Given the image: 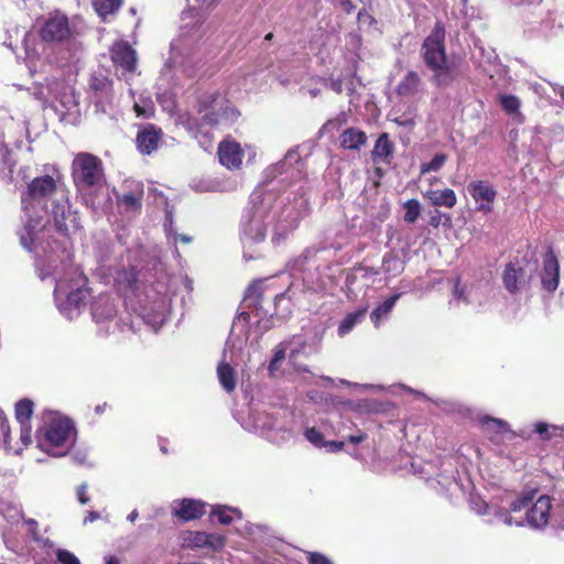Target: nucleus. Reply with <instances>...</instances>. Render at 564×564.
<instances>
[{
  "label": "nucleus",
  "instance_id": "1",
  "mask_svg": "<svg viewBox=\"0 0 564 564\" xmlns=\"http://www.w3.org/2000/svg\"><path fill=\"white\" fill-rule=\"evenodd\" d=\"M275 188L258 187L250 196V207L247 209L241 225V240L245 245L258 243L265 239L267 229L273 225L272 242L274 245L284 240L296 227L300 218L307 208V200L304 198L303 185L295 191L299 197L290 203L291 193H284L279 198V208L274 206L275 196L272 191Z\"/></svg>",
  "mask_w": 564,
  "mask_h": 564
},
{
  "label": "nucleus",
  "instance_id": "2",
  "mask_svg": "<svg viewBox=\"0 0 564 564\" xmlns=\"http://www.w3.org/2000/svg\"><path fill=\"white\" fill-rule=\"evenodd\" d=\"M44 257L36 261V268L41 280L52 276L55 282L54 297L56 306L62 315L68 319H74L80 314V308L85 305L89 296V290L86 288V278L77 267L72 263V254L66 246L54 249L47 242Z\"/></svg>",
  "mask_w": 564,
  "mask_h": 564
},
{
  "label": "nucleus",
  "instance_id": "3",
  "mask_svg": "<svg viewBox=\"0 0 564 564\" xmlns=\"http://www.w3.org/2000/svg\"><path fill=\"white\" fill-rule=\"evenodd\" d=\"M61 194H66L63 188V181L59 171L52 167L48 173L35 176L21 196L22 209L28 217L24 228L20 234V240L23 248L29 251H46L45 241L46 223H43L42 216H33L36 207L41 210L46 209L48 199L56 200Z\"/></svg>",
  "mask_w": 564,
  "mask_h": 564
},
{
  "label": "nucleus",
  "instance_id": "4",
  "mask_svg": "<svg viewBox=\"0 0 564 564\" xmlns=\"http://www.w3.org/2000/svg\"><path fill=\"white\" fill-rule=\"evenodd\" d=\"M262 292L263 288L262 282L260 281L253 282L248 286L241 305L243 308L250 310V312H240L232 323L231 332L224 351V360L218 365L217 368L219 382L227 392L234 391L237 384L235 370L226 360L227 355L230 352L229 360L235 361V359L238 358L242 352L250 338L249 324L251 321L254 319L256 324H260L259 305Z\"/></svg>",
  "mask_w": 564,
  "mask_h": 564
},
{
  "label": "nucleus",
  "instance_id": "5",
  "mask_svg": "<svg viewBox=\"0 0 564 564\" xmlns=\"http://www.w3.org/2000/svg\"><path fill=\"white\" fill-rule=\"evenodd\" d=\"M238 115L237 109L221 94L206 93L199 97L195 113L178 115L176 123L183 126L194 138H198L200 134L199 143L207 150L212 145L207 128L232 123Z\"/></svg>",
  "mask_w": 564,
  "mask_h": 564
},
{
  "label": "nucleus",
  "instance_id": "6",
  "mask_svg": "<svg viewBox=\"0 0 564 564\" xmlns=\"http://www.w3.org/2000/svg\"><path fill=\"white\" fill-rule=\"evenodd\" d=\"M205 21L206 14L200 10L189 9L182 13L180 33L170 45V57L165 64L167 67L186 70L195 44L209 31Z\"/></svg>",
  "mask_w": 564,
  "mask_h": 564
},
{
  "label": "nucleus",
  "instance_id": "7",
  "mask_svg": "<svg viewBox=\"0 0 564 564\" xmlns=\"http://www.w3.org/2000/svg\"><path fill=\"white\" fill-rule=\"evenodd\" d=\"M42 420L36 431L39 448L54 457L65 456L76 442L73 421L54 411L44 412Z\"/></svg>",
  "mask_w": 564,
  "mask_h": 564
},
{
  "label": "nucleus",
  "instance_id": "8",
  "mask_svg": "<svg viewBox=\"0 0 564 564\" xmlns=\"http://www.w3.org/2000/svg\"><path fill=\"white\" fill-rule=\"evenodd\" d=\"M445 34L444 25L437 22L421 47L423 62L433 72L431 80L438 87L451 85L457 76L445 52Z\"/></svg>",
  "mask_w": 564,
  "mask_h": 564
},
{
  "label": "nucleus",
  "instance_id": "9",
  "mask_svg": "<svg viewBox=\"0 0 564 564\" xmlns=\"http://www.w3.org/2000/svg\"><path fill=\"white\" fill-rule=\"evenodd\" d=\"M72 175L79 192L90 195L106 191L102 162L96 155L87 152L78 153L73 161Z\"/></svg>",
  "mask_w": 564,
  "mask_h": 564
},
{
  "label": "nucleus",
  "instance_id": "10",
  "mask_svg": "<svg viewBox=\"0 0 564 564\" xmlns=\"http://www.w3.org/2000/svg\"><path fill=\"white\" fill-rule=\"evenodd\" d=\"M273 413L265 410H251L243 427L259 433L267 440L281 443L290 440L292 430L285 420L286 411Z\"/></svg>",
  "mask_w": 564,
  "mask_h": 564
},
{
  "label": "nucleus",
  "instance_id": "11",
  "mask_svg": "<svg viewBox=\"0 0 564 564\" xmlns=\"http://www.w3.org/2000/svg\"><path fill=\"white\" fill-rule=\"evenodd\" d=\"M326 265H321L317 259L305 254L296 259L291 267V275L295 280H302L306 289L314 292L324 291L332 284V279L322 270Z\"/></svg>",
  "mask_w": 564,
  "mask_h": 564
},
{
  "label": "nucleus",
  "instance_id": "12",
  "mask_svg": "<svg viewBox=\"0 0 564 564\" xmlns=\"http://www.w3.org/2000/svg\"><path fill=\"white\" fill-rule=\"evenodd\" d=\"M170 307L169 295L151 288L147 291L144 302L140 305V315L148 324L158 327L165 321Z\"/></svg>",
  "mask_w": 564,
  "mask_h": 564
},
{
  "label": "nucleus",
  "instance_id": "13",
  "mask_svg": "<svg viewBox=\"0 0 564 564\" xmlns=\"http://www.w3.org/2000/svg\"><path fill=\"white\" fill-rule=\"evenodd\" d=\"M51 216L56 230L65 237L77 232L80 228L77 212L70 208L66 194H61V197L53 202Z\"/></svg>",
  "mask_w": 564,
  "mask_h": 564
},
{
  "label": "nucleus",
  "instance_id": "14",
  "mask_svg": "<svg viewBox=\"0 0 564 564\" xmlns=\"http://www.w3.org/2000/svg\"><path fill=\"white\" fill-rule=\"evenodd\" d=\"M39 34L44 42H65L74 36L75 31L66 14L54 11L45 18Z\"/></svg>",
  "mask_w": 564,
  "mask_h": 564
},
{
  "label": "nucleus",
  "instance_id": "15",
  "mask_svg": "<svg viewBox=\"0 0 564 564\" xmlns=\"http://www.w3.org/2000/svg\"><path fill=\"white\" fill-rule=\"evenodd\" d=\"M304 163L295 149L286 152L284 159L268 169V176L280 177L279 183H293L303 178Z\"/></svg>",
  "mask_w": 564,
  "mask_h": 564
},
{
  "label": "nucleus",
  "instance_id": "16",
  "mask_svg": "<svg viewBox=\"0 0 564 564\" xmlns=\"http://www.w3.org/2000/svg\"><path fill=\"white\" fill-rule=\"evenodd\" d=\"M91 316L97 324H106V333L113 332L119 326L116 319L117 306L113 300L107 294H100L91 303Z\"/></svg>",
  "mask_w": 564,
  "mask_h": 564
},
{
  "label": "nucleus",
  "instance_id": "17",
  "mask_svg": "<svg viewBox=\"0 0 564 564\" xmlns=\"http://www.w3.org/2000/svg\"><path fill=\"white\" fill-rule=\"evenodd\" d=\"M180 545L182 549L188 550L209 547L217 551L225 545V538L202 531H184L180 534Z\"/></svg>",
  "mask_w": 564,
  "mask_h": 564
},
{
  "label": "nucleus",
  "instance_id": "18",
  "mask_svg": "<svg viewBox=\"0 0 564 564\" xmlns=\"http://www.w3.org/2000/svg\"><path fill=\"white\" fill-rule=\"evenodd\" d=\"M503 285L511 294L529 289L532 280V270L528 271L518 263H509L503 271Z\"/></svg>",
  "mask_w": 564,
  "mask_h": 564
},
{
  "label": "nucleus",
  "instance_id": "19",
  "mask_svg": "<svg viewBox=\"0 0 564 564\" xmlns=\"http://www.w3.org/2000/svg\"><path fill=\"white\" fill-rule=\"evenodd\" d=\"M243 155L245 150L235 140L226 139L218 145L219 162L229 170L240 169Z\"/></svg>",
  "mask_w": 564,
  "mask_h": 564
},
{
  "label": "nucleus",
  "instance_id": "20",
  "mask_svg": "<svg viewBox=\"0 0 564 564\" xmlns=\"http://www.w3.org/2000/svg\"><path fill=\"white\" fill-rule=\"evenodd\" d=\"M468 191L477 204V209L489 213L492 209V203L497 192L494 186L486 181H475L468 186Z\"/></svg>",
  "mask_w": 564,
  "mask_h": 564
},
{
  "label": "nucleus",
  "instance_id": "21",
  "mask_svg": "<svg viewBox=\"0 0 564 564\" xmlns=\"http://www.w3.org/2000/svg\"><path fill=\"white\" fill-rule=\"evenodd\" d=\"M172 514L184 522L199 519L205 514V503L195 499L174 500Z\"/></svg>",
  "mask_w": 564,
  "mask_h": 564
},
{
  "label": "nucleus",
  "instance_id": "22",
  "mask_svg": "<svg viewBox=\"0 0 564 564\" xmlns=\"http://www.w3.org/2000/svg\"><path fill=\"white\" fill-rule=\"evenodd\" d=\"M551 499L547 496H541L528 510L527 522L534 529H542L549 522Z\"/></svg>",
  "mask_w": 564,
  "mask_h": 564
},
{
  "label": "nucleus",
  "instance_id": "23",
  "mask_svg": "<svg viewBox=\"0 0 564 564\" xmlns=\"http://www.w3.org/2000/svg\"><path fill=\"white\" fill-rule=\"evenodd\" d=\"M162 130L154 124L143 126L137 134V147L142 154H151L159 148Z\"/></svg>",
  "mask_w": 564,
  "mask_h": 564
},
{
  "label": "nucleus",
  "instance_id": "24",
  "mask_svg": "<svg viewBox=\"0 0 564 564\" xmlns=\"http://www.w3.org/2000/svg\"><path fill=\"white\" fill-rule=\"evenodd\" d=\"M560 280V264L552 251L545 253L543 258V270L541 274L542 288L547 292H554L557 289Z\"/></svg>",
  "mask_w": 564,
  "mask_h": 564
},
{
  "label": "nucleus",
  "instance_id": "25",
  "mask_svg": "<svg viewBox=\"0 0 564 564\" xmlns=\"http://www.w3.org/2000/svg\"><path fill=\"white\" fill-rule=\"evenodd\" d=\"M112 62L128 73H133L137 64L135 51L127 43H116L111 48Z\"/></svg>",
  "mask_w": 564,
  "mask_h": 564
},
{
  "label": "nucleus",
  "instance_id": "26",
  "mask_svg": "<svg viewBox=\"0 0 564 564\" xmlns=\"http://www.w3.org/2000/svg\"><path fill=\"white\" fill-rule=\"evenodd\" d=\"M33 414V402L23 399L15 404V417L20 423L21 441L24 445L31 443V416Z\"/></svg>",
  "mask_w": 564,
  "mask_h": 564
},
{
  "label": "nucleus",
  "instance_id": "27",
  "mask_svg": "<svg viewBox=\"0 0 564 564\" xmlns=\"http://www.w3.org/2000/svg\"><path fill=\"white\" fill-rule=\"evenodd\" d=\"M423 90L420 75L409 70L397 86V94L401 97H414Z\"/></svg>",
  "mask_w": 564,
  "mask_h": 564
},
{
  "label": "nucleus",
  "instance_id": "28",
  "mask_svg": "<svg viewBox=\"0 0 564 564\" xmlns=\"http://www.w3.org/2000/svg\"><path fill=\"white\" fill-rule=\"evenodd\" d=\"M366 142V133L357 128L345 129L339 135L340 147L345 150L358 151Z\"/></svg>",
  "mask_w": 564,
  "mask_h": 564
},
{
  "label": "nucleus",
  "instance_id": "29",
  "mask_svg": "<svg viewBox=\"0 0 564 564\" xmlns=\"http://www.w3.org/2000/svg\"><path fill=\"white\" fill-rule=\"evenodd\" d=\"M393 153V144L389 139L388 133H382L376 141L371 152L375 163H388Z\"/></svg>",
  "mask_w": 564,
  "mask_h": 564
},
{
  "label": "nucleus",
  "instance_id": "30",
  "mask_svg": "<svg viewBox=\"0 0 564 564\" xmlns=\"http://www.w3.org/2000/svg\"><path fill=\"white\" fill-rule=\"evenodd\" d=\"M424 197L427 198L433 206L453 208L457 203L456 194L451 188L443 191L430 189L424 193Z\"/></svg>",
  "mask_w": 564,
  "mask_h": 564
},
{
  "label": "nucleus",
  "instance_id": "31",
  "mask_svg": "<svg viewBox=\"0 0 564 564\" xmlns=\"http://www.w3.org/2000/svg\"><path fill=\"white\" fill-rule=\"evenodd\" d=\"M402 293H397L387 300H384L381 304H379L370 314V319L375 327H379L383 321H386L392 308L394 307L398 300L401 297Z\"/></svg>",
  "mask_w": 564,
  "mask_h": 564
},
{
  "label": "nucleus",
  "instance_id": "32",
  "mask_svg": "<svg viewBox=\"0 0 564 564\" xmlns=\"http://www.w3.org/2000/svg\"><path fill=\"white\" fill-rule=\"evenodd\" d=\"M479 289L474 286L460 285L457 281L453 289V297L458 303L481 305V301L478 297Z\"/></svg>",
  "mask_w": 564,
  "mask_h": 564
},
{
  "label": "nucleus",
  "instance_id": "33",
  "mask_svg": "<svg viewBox=\"0 0 564 564\" xmlns=\"http://www.w3.org/2000/svg\"><path fill=\"white\" fill-rule=\"evenodd\" d=\"M115 282L119 290L124 293V296H128L127 293L129 291L133 292L137 283V272L134 268H122L118 270L115 276Z\"/></svg>",
  "mask_w": 564,
  "mask_h": 564
},
{
  "label": "nucleus",
  "instance_id": "34",
  "mask_svg": "<svg viewBox=\"0 0 564 564\" xmlns=\"http://www.w3.org/2000/svg\"><path fill=\"white\" fill-rule=\"evenodd\" d=\"M404 270V263L395 253H386L382 259V271L386 274V281L400 275Z\"/></svg>",
  "mask_w": 564,
  "mask_h": 564
},
{
  "label": "nucleus",
  "instance_id": "35",
  "mask_svg": "<svg viewBox=\"0 0 564 564\" xmlns=\"http://www.w3.org/2000/svg\"><path fill=\"white\" fill-rule=\"evenodd\" d=\"M367 308H358L355 312L347 314L344 319L340 322L337 333L340 337L349 334L356 325L362 322L366 316Z\"/></svg>",
  "mask_w": 564,
  "mask_h": 564
},
{
  "label": "nucleus",
  "instance_id": "36",
  "mask_svg": "<svg viewBox=\"0 0 564 564\" xmlns=\"http://www.w3.org/2000/svg\"><path fill=\"white\" fill-rule=\"evenodd\" d=\"M499 104L506 113L513 116L519 122L523 121L520 112L521 101L517 96L502 94L499 96Z\"/></svg>",
  "mask_w": 564,
  "mask_h": 564
},
{
  "label": "nucleus",
  "instance_id": "37",
  "mask_svg": "<svg viewBox=\"0 0 564 564\" xmlns=\"http://www.w3.org/2000/svg\"><path fill=\"white\" fill-rule=\"evenodd\" d=\"M488 522L490 523H503L508 527H511L516 524L517 527H522L523 521H514L513 518L510 516V510L503 509L498 506H491L489 513Z\"/></svg>",
  "mask_w": 564,
  "mask_h": 564
},
{
  "label": "nucleus",
  "instance_id": "38",
  "mask_svg": "<svg viewBox=\"0 0 564 564\" xmlns=\"http://www.w3.org/2000/svg\"><path fill=\"white\" fill-rule=\"evenodd\" d=\"M377 274H379V271L375 268L364 265L354 267L346 278V285L351 288L358 280H365L367 282Z\"/></svg>",
  "mask_w": 564,
  "mask_h": 564
},
{
  "label": "nucleus",
  "instance_id": "39",
  "mask_svg": "<svg viewBox=\"0 0 564 564\" xmlns=\"http://www.w3.org/2000/svg\"><path fill=\"white\" fill-rule=\"evenodd\" d=\"M393 121L401 127L412 128L415 124L416 107L411 105L408 109L399 115L397 107L392 110Z\"/></svg>",
  "mask_w": 564,
  "mask_h": 564
},
{
  "label": "nucleus",
  "instance_id": "40",
  "mask_svg": "<svg viewBox=\"0 0 564 564\" xmlns=\"http://www.w3.org/2000/svg\"><path fill=\"white\" fill-rule=\"evenodd\" d=\"M123 0H94L93 6L104 20L107 15L115 13L122 4Z\"/></svg>",
  "mask_w": 564,
  "mask_h": 564
},
{
  "label": "nucleus",
  "instance_id": "41",
  "mask_svg": "<svg viewBox=\"0 0 564 564\" xmlns=\"http://www.w3.org/2000/svg\"><path fill=\"white\" fill-rule=\"evenodd\" d=\"M212 516L217 517L218 521L221 524H230L234 521V518H241L240 510L236 508H229L226 506H217L212 511Z\"/></svg>",
  "mask_w": 564,
  "mask_h": 564
},
{
  "label": "nucleus",
  "instance_id": "42",
  "mask_svg": "<svg viewBox=\"0 0 564 564\" xmlns=\"http://www.w3.org/2000/svg\"><path fill=\"white\" fill-rule=\"evenodd\" d=\"M134 111L138 117L141 118H151L154 115V104L151 98L141 97L138 101L134 102Z\"/></svg>",
  "mask_w": 564,
  "mask_h": 564
},
{
  "label": "nucleus",
  "instance_id": "43",
  "mask_svg": "<svg viewBox=\"0 0 564 564\" xmlns=\"http://www.w3.org/2000/svg\"><path fill=\"white\" fill-rule=\"evenodd\" d=\"M405 213H404V220L409 224H413L416 221L421 214V205L417 199H409L403 205Z\"/></svg>",
  "mask_w": 564,
  "mask_h": 564
},
{
  "label": "nucleus",
  "instance_id": "44",
  "mask_svg": "<svg viewBox=\"0 0 564 564\" xmlns=\"http://www.w3.org/2000/svg\"><path fill=\"white\" fill-rule=\"evenodd\" d=\"M286 354V345L284 343L279 344L273 350V357L269 365V371L274 375L279 370L281 362L284 360Z\"/></svg>",
  "mask_w": 564,
  "mask_h": 564
},
{
  "label": "nucleus",
  "instance_id": "45",
  "mask_svg": "<svg viewBox=\"0 0 564 564\" xmlns=\"http://www.w3.org/2000/svg\"><path fill=\"white\" fill-rule=\"evenodd\" d=\"M142 191L122 195L120 203L129 210H139L141 208Z\"/></svg>",
  "mask_w": 564,
  "mask_h": 564
},
{
  "label": "nucleus",
  "instance_id": "46",
  "mask_svg": "<svg viewBox=\"0 0 564 564\" xmlns=\"http://www.w3.org/2000/svg\"><path fill=\"white\" fill-rule=\"evenodd\" d=\"M447 155L444 153L436 154L429 163H423L421 165V174H425L429 172H436L442 169V166L447 161Z\"/></svg>",
  "mask_w": 564,
  "mask_h": 564
},
{
  "label": "nucleus",
  "instance_id": "47",
  "mask_svg": "<svg viewBox=\"0 0 564 564\" xmlns=\"http://www.w3.org/2000/svg\"><path fill=\"white\" fill-rule=\"evenodd\" d=\"M532 500H533V494L523 495L510 505L509 510L511 512H520L522 510H527V509H529V506L532 502Z\"/></svg>",
  "mask_w": 564,
  "mask_h": 564
},
{
  "label": "nucleus",
  "instance_id": "48",
  "mask_svg": "<svg viewBox=\"0 0 564 564\" xmlns=\"http://www.w3.org/2000/svg\"><path fill=\"white\" fill-rule=\"evenodd\" d=\"M305 438L316 447H323L325 444L323 434L315 427H310L304 433Z\"/></svg>",
  "mask_w": 564,
  "mask_h": 564
},
{
  "label": "nucleus",
  "instance_id": "49",
  "mask_svg": "<svg viewBox=\"0 0 564 564\" xmlns=\"http://www.w3.org/2000/svg\"><path fill=\"white\" fill-rule=\"evenodd\" d=\"M347 50H349L354 55H358V52L361 47V37L359 34L351 32L346 35V43H345Z\"/></svg>",
  "mask_w": 564,
  "mask_h": 564
},
{
  "label": "nucleus",
  "instance_id": "50",
  "mask_svg": "<svg viewBox=\"0 0 564 564\" xmlns=\"http://www.w3.org/2000/svg\"><path fill=\"white\" fill-rule=\"evenodd\" d=\"M492 505H488L479 497L473 496L470 498V508L477 513L481 516H487Z\"/></svg>",
  "mask_w": 564,
  "mask_h": 564
},
{
  "label": "nucleus",
  "instance_id": "51",
  "mask_svg": "<svg viewBox=\"0 0 564 564\" xmlns=\"http://www.w3.org/2000/svg\"><path fill=\"white\" fill-rule=\"evenodd\" d=\"M56 557L61 564H80L78 557L67 550L58 549Z\"/></svg>",
  "mask_w": 564,
  "mask_h": 564
},
{
  "label": "nucleus",
  "instance_id": "52",
  "mask_svg": "<svg viewBox=\"0 0 564 564\" xmlns=\"http://www.w3.org/2000/svg\"><path fill=\"white\" fill-rule=\"evenodd\" d=\"M550 430L553 431H560L561 429L556 425H549L543 422H539L535 424V432L541 436L543 440H550L552 437V434L550 433Z\"/></svg>",
  "mask_w": 564,
  "mask_h": 564
},
{
  "label": "nucleus",
  "instance_id": "53",
  "mask_svg": "<svg viewBox=\"0 0 564 564\" xmlns=\"http://www.w3.org/2000/svg\"><path fill=\"white\" fill-rule=\"evenodd\" d=\"M10 437V427L3 412L0 410V445L8 444Z\"/></svg>",
  "mask_w": 564,
  "mask_h": 564
},
{
  "label": "nucleus",
  "instance_id": "54",
  "mask_svg": "<svg viewBox=\"0 0 564 564\" xmlns=\"http://www.w3.org/2000/svg\"><path fill=\"white\" fill-rule=\"evenodd\" d=\"M66 89V87L63 84H59L57 82L48 84V91L52 95L53 98L59 99L62 104H66L64 100L65 94L62 91Z\"/></svg>",
  "mask_w": 564,
  "mask_h": 564
},
{
  "label": "nucleus",
  "instance_id": "55",
  "mask_svg": "<svg viewBox=\"0 0 564 564\" xmlns=\"http://www.w3.org/2000/svg\"><path fill=\"white\" fill-rule=\"evenodd\" d=\"M307 561L310 564H333L327 556L318 552H307Z\"/></svg>",
  "mask_w": 564,
  "mask_h": 564
},
{
  "label": "nucleus",
  "instance_id": "56",
  "mask_svg": "<svg viewBox=\"0 0 564 564\" xmlns=\"http://www.w3.org/2000/svg\"><path fill=\"white\" fill-rule=\"evenodd\" d=\"M323 84L326 88H329L337 94H340L343 90V82L340 78L323 79Z\"/></svg>",
  "mask_w": 564,
  "mask_h": 564
},
{
  "label": "nucleus",
  "instance_id": "57",
  "mask_svg": "<svg viewBox=\"0 0 564 564\" xmlns=\"http://www.w3.org/2000/svg\"><path fill=\"white\" fill-rule=\"evenodd\" d=\"M327 452L329 453H336L344 448V442L341 441H327L325 442L324 446Z\"/></svg>",
  "mask_w": 564,
  "mask_h": 564
},
{
  "label": "nucleus",
  "instance_id": "58",
  "mask_svg": "<svg viewBox=\"0 0 564 564\" xmlns=\"http://www.w3.org/2000/svg\"><path fill=\"white\" fill-rule=\"evenodd\" d=\"M9 516H3L8 521L14 523L22 519V511L19 508H10Z\"/></svg>",
  "mask_w": 564,
  "mask_h": 564
},
{
  "label": "nucleus",
  "instance_id": "59",
  "mask_svg": "<svg viewBox=\"0 0 564 564\" xmlns=\"http://www.w3.org/2000/svg\"><path fill=\"white\" fill-rule=\"evenodd\" d=\"M358 23L360 25H371L373 18L365 10L358 12Z\"/></svg>",
  "mask_w": 564,
  "mask_h": 564
},
{
  "label": "nucleus",
  "instance_id": "60",
  "mask_svg": "<svg viewBox=\"0 0 564 564\" xmlns=\"http://www.w3.org/2000/svg\"><path fill=\"white\" fill-rule=\"evenodd\" d=\"M77 498L82 505H86L89 501V497L87 496V485L83 484L77 488Z\"/></svg>",
  "mask_w": 564,
  "mask_h": 564
},
{
  "label": "nucleus",
  "instance_id": "61",
  "mask_svg": "<svg viewBox=\"0 0 564 564\" xmlns=\"http://www.w3.org/2000/svg\"><path fill=\"white\" fill-rule=\"evenodd\" d=\"M484 423L488 424V423H492L495 426H497L498 431L499 432H506L508 430V424L507 422L502 421V420H498V419H491V417H488L484 421Z\"/></svg>",
  "mask_w": 564,
  "mask_h": 564
},
{
  "label": "nucleus",
  "instance_id": "62",
  "mask_svg": "<svg viewBox=\"0 0 564 564\" xmlns=\"http://www.w3.org/2000/svg\"><path fill=\"white\" fill-rule=\"evenodd\" d=\"M340 9L347 13H350L354 9V6L350 0H336Z\"/></svg>",
  "mask_w": 564,
  "mask_h": 564
},
{
  "label": "nucleus",
  "instance_id": "63",
  "mask_svg": "<svg viewBox=\"0 0 564 564\" xmlns=\"http://www.w3.org/2000/svg\"><path fill=\"white\" fill-rule=\"evenodd\" d=\"M366 437H367V435H366L365 433H362V432H358L357 434L350 435V436L348 437V440H349V442H350L351 444H358V443H360V442L365 441V440H366Z\"/></svg>",
  "mask_w": 564,
  "mask_h": 564
},
{
  "label": "nucleus",
  "instance_id": "64",
  "mask_svg": "<svg viewBox=\"0 0 564 564\" xmlns=\"http://www.w3.org/2000/svg\"><path fill=\"white\" fill-rule=\"evenodd\" d=\"M295 357H296V352H295V350H292L290 352V362H292L294 365L295 370L299 372H301V371L307 372V369L304 366H301V365L297 366L295 364Z\"/></svg>",
  "mask_w": 564,
  "mask_h": 564
}]
</instances>
